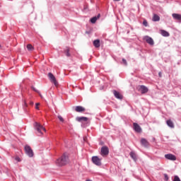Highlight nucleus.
I'll return each mask as SVG.
<instances>
[{
	"instance_id": "obj_1",
	"label": "nucleus",
	"mask_w": 181,
	"mask_h": 181,
	"mask_svg": "<svg viewBox=\"0 0 181 181\" xmlns=\"http://www.w3.org/2000/svg\"><path fill=\"white\" fill-rule=\"evenodd\" d=\"M68 163L69 156L66 153H64L61 158H58L55 161L57 166H64V165H67Z\"/></svg>"
},
{
	"instance_id": "obj_2",
	"label": "nucleus",
	"mask_w": 181,
	"mask_h": 181,
	"mask_svg": "<svg viewBox=\"0 0 181 181\" xmlns=\"http://www.w3.org/2000/svg\"><path fill=\"white\" fill-rule=\"evenodd\" d=\"M34 127H35L36 131H37L39 135H42V131H44L45 132H46V129L45 127H43V126H42V124H40V123L35 122L34 124Z\"/></svg>"
},
{
	"instance_id": "obj_3",
	"label": "nucleus",
	"mask_w": 181,
	"mask_h": 181,
	"mask_svg": "<svg viewBox=\"0 0 181 181\" xmlns=\"http://www.w3.org/2000/svg\"><path fill=\"white\" fill-rule=\"evenodd\" d=\"M25 151L26 155H28V156H29L30 158L33 157V150H32V148H30V146H25Z\"/></svg>"
},
{
	"instance_id": "obj_4",
	"label": "nucleus",
	"mask_w": 181,
	"mask_h": 181,
	"mask_svg": "<svg viewBox=\"0 0 181 181\" xmlns=\"http://www.w3.org/2000/svg\"><path fill=\"white\" fill-rule=\"evenodd\" d=\"M48 77L51 81V83H53L56 87L59 86V83H57V81L56 80V77H54V75L52 73L48 74Z\"/></svg>"
},
{
	"instance_id": "obj_5",
	"label": "nucleus",
	"mask_w": 181,
	"mask_h": 181,
	"mask_svg": "<svg viewBox=\"0 0 181 181\" xmlns=\"http://www.w3.org/2000/svg\"><path fill=\"white\" fill-rule=\"evenodd\" d=\"M92 162L94 165H96V166H101V158H98V156H93Z\"/></svg>"
},
{
	"instance_id": "obj_6",
	"label": "nucleus",
	"mask_w": 181,
	"mask_h": 181,
	"mask_svg": "<svg viewBox=\"0 0 181 181\" xmlns=\"http://www.w3.org/2000/svg\"><path fill=\"white\" fill-rule=\"evenodd\" d=\"M100 153L102 156H107V155L110 153V150L108 149V147L103 146L100 150Z\"/></svg>"
},
{
	"instance_id": "obj_7",
	"label": "nucleus",
	"mask_w": 181,
	"mask_h": 181,
	"mask_svg": "<svg viewBox=\"0 0 181 181\" xmlns=\"http://www.w3.org/2000/svg\"><path fill=\"white\" fill-rule=\"evenodd\" d=\"M133 129L138 134H141V132H142V128H141V126L137 123H133Z\"/></svg>"
},
{
	"instance_id": "obj_8",
	"label": "nucleus",
	"mask_w": 181,
	"mask_h": 181,
	"mask_svg": "<svg viewBox=\"0 0 181 181\" xmlns=\"http://www.w3.org/2000/svg\"><path fill=\"white\" fill-rule=\"evenodd\" d=\"M144 39L146 40V43H148V45H151V46H153L155 42H153V39H152V37L149 36H145Z\"/></svg>"
},
{
	"instance_id": "obj_9",
	"label": "nucleus",
	"mask_w": 181,
	"mask_h": 181,
	"mask_svg": "<svg viewBox=\"0 0 181 181\" xmlns=\"http://www.w3.org/2000/svg\"><path fill=\"white\" fill-rule=\"evenodd\" d=\"M139 91L141 93V94H146L148 91V89L146 88V86L141 85L139 86Z\"/></svg>"
},
{
	"instance_id": "obj_10",
	"label": "nucleus",
	"mask_w": 181,
	"mask_h": 181,
	"mask_svg": "<svg viewBox=\"0 0 181 181\" xmlns=\"http://www.w3.org/2000/svg\"><path fill=\"white\" fill-rule=\"evenodd\" d=\"M113 94L115 98H117V100H122V98H124V96L122 95V94L119 93V92L115 90H113Z\"/></svg>"
},
{
	"instance_id": "obj_11",
	"label": "nucleus",
	"mask_w": 181,
	"mask_h": 181,
	"mask_svg": "<svg viewBox=\"0 0 181 181\" xmlns=\"http://www.w3.org/2000/svg\"><path fill=\"white\" fill-rule=\"evenodd\" d=\"M165 159H168V160H176V156L173 155V154H165Z\"/></svg>"
},
{
	"instance_id": "obj_12",
	"label": "nucleus",
	"mask_w": 181,
	"mask_h": 181,
	"mask_svg": "<svg viewBox=\"0 0 181 181\" xmlns=\"http://www.w3.org/2000/svg\"><path fill=\"white\" fill-rule=\"evenodd\" d=\"M76 121H78V122H81L83 124V122H87V121H88V119L86 117H77L76 118Z\"/></svg>"
},
{
	"instance_id": "obj_13",
	"label": "nucleus",
	"mask_w": 181,
	"mask_h": 181,
	"mask_svg": "<svg viewBox=\"0 0 181 181\" xmlns=\"http://www.w3.org/2000/svg\"><path fill=\"white\" fill-rule=\"evenodd\" d=\"M75 111L76 112H84V111H86V108H84L83 106H76L75 107Z\"/></svg>"
},
{
	"instance_id": "obj_14",
	"label": "nucleus",
	"mask_w": 181,
	"mask_h": 181,
	"mask_svg": "<svg viewBox=\"0 0 181 181\" xmlns=\"http://www.w3.org/2000/svg\"><path fill=\"white\" fill-rule=\"evenodd\" d=\"M173 18H174L176 21H179L181 22V15L177 13H173Z\"/></svg>"
},
{
	"instance_id": "obj_15",
	"label": "nucleus",
	"mask_w": 181,
	"mask_h": 181,
	"mask_svg": "<svg viewBox=\"0 0 181 181\" xmlns=\"http://www.w3.org/2000/svg\"><path fill=\"white\" fill-rule=\"evenodd\" d=\"M141 145H143V146H149V142H148V141H146V139H141Z\"/></svg>"
},
{
	"instance_id": "obj_16",
	"label": "nucleus",
	"mask_w": 181,
	"mask_h": 181,
	"mask_svg": "<svg viewBox=\"0 0 181 181\" xmlns=\"http://www.w3.org/2000/svg\"><path fill=\"white\" fill-rule=\"evenodd\" d=\"M93 46H95V47L98 48L101 46V44L100 43V40H95L93 41Z\"/></svg>"
},
{
	"instance_id": "obj_17",
	"label": "nucleus",
	"mask_w": 181,
	"mask_h": 181,
	"mask_svg": "<svg viewBox=\"0 0 181 181\" xmlns=\"http://www.w3.org/2000/svg\"><path fill=\"white\" fill-rule=\"evenodd\" d=\"M166 124L170 128H175V124H173V122L170 119L167 120Z\"/></svg>"
},
{
	"instance_id": "obj_18",
	"label": "nucleus",
	"mask_w": 181,
	"mask_h": 181,
	"mask_svg": "<svg viewBox=\"0 0 181 181\" xmlns=\"http://www.w3.org/2000/svg\"><path fill=\"white\" fill-rule=\"evenodd\" d=\"M160 21V17L158 16L157 14H154L153 16V22H159Z\"/></svg>"
},
{
	"instance_id": "obj_19",
	"label": "nucleus",
	"mask_w": 181,
	"mask_h": 181,
	"mask_svg": "<svg viewBox=\"0 0 181 181\" xmlns=\"http://www.w3.org/2000/svg\"><path fill=\"white\" fill-rule=\"evenodd\" d=\"M160 34L162 35V36H165V37L169 36V33H168V31L164 30H160Z\"/></svg>"
},
{
	"instance_id": "obj_20",
	"label": "nucleus",
	"mask_w": 181,
	"mask_h": 181,
	"mask_svg": "<svg viewBox=\"0 0 181 181\" xmlns=\"http://www.w3.org/2000/svg\"><path fill=\"white\" fill-rule=\"evenodd\" d=\"M27 49H28V50H29V52H32V51L35 50V47H33V46L30 44H28L27 45Z\"/></svg>"
},
{
	"instance_id": "obj_21",
	"label": "nucleus",
	"mask_w": 181,
	"mask_h": 181,
	"mask_svg": "<svg viewBox=\"0 0 181 181\" xmlns=\"http://www.w3.org/2000/svg\"><path fill=\"white\" fill-rule=\"evenodd\" d=\"M130 156L132 159L136 160V154L134 151L130 152Z\"/></svg>"
},
{
	"instance_id": "obj_22",
	"label": "nucleus",
	"mask_w": 181,
	"mask_h": 181,
	"mask_svg": "<svg viewBox=\"0 0 181 181\" xmlns=\"http://www.w3.org/2000/svg\"><path fill=\"white\" fill-rule=\"evenodd\" d=\"M64 53L67 57H70V48L66 47V49L64 51Z\"/></svg>"
},
{
	"instance_id": "obj_23",
	"label": "nucleus",
	"mask_w": 181,
	"mask_h": 181,
	"mask_svg": "<svg viewBox=\"0 0 181 181\" xmlns=\"http://www.w3.org/2000/svg\"><path fill=\"white\" fill-rule=\"evenodd\" d=\"M91 23H95L97 22V16H95L90 19Z\"/></svg>"
},
{
	"instance_id": "obj_24",
	"label": "nucleus",
	"mask_w": 181,
	"mask_h": 181,
	"mask_svg": "<svg viewBox=\"0 0 181 181\" xmlns=\"http://www.w3.org/2000/svg\"><path fill=\"white\" fill-rule=\"evenodd\" d=\"M58 119L61 122H64V119L63 118V117L58 115Z\"/></svg>"
},
{
	"instance_id": "obj_25",
	"label": "nucleus",
	"mask_w": 181,
	"mask_h": 181,
	"mask_svg": "<svg viewBox=\"0 0 181 181\" xmlns=\"http://www.w3.org/2000/svg\"><path fill=\"white\" fill-rule=\"evenodd\" d=\"M32 90H33V91H35V93H38V94L40 95V97L42 98V95L40 94L39 91L36 89V88L35 87H32Z\"/></svg>"
},
{
	"instance_id": "obj_26",
	"label": "nucleus",
	"mask_w": 181,
	"mask_h": 181,
	"mask_svg": "<svg viewBox=\"0 0 181 181\" xmlns=\"http://www.w3.org/2000/svg\"><path fill=\"white\" fill-rule=\"evenodd\" d=\"M173 181H180V178L179 177V176L175 175V176L174 177Z\"/></svg>"
},
{
	"instance_id": "obj_27",
	"label": "nucleus",
	"mask_w": 181,
	"mask_h": 181,
	"mask_svg": "<svg viewBox=\"0 0 181 181\" xmlns=\"http://www.w3.org/2000/svg\"><path fill=\"white\" fill-rule=\"evenodd\" d=\"M143 25H144V26H148V21H146V20H144V21H143Z\"/></svg>"
},
{
	"instance_id": "obj_28",
	"label": "nucleus",
	"mask_w": 181,
	"mask_h": 181,
	"mask_svg": "<svg viewBox=\"0 0 181 181\" xmlns=\"http://www.w3.org/2000/svg\"><path fill=\"white\" fill-rule=\"evenodd\" d=\"M122 62H123V64H124V66H127L128 64L127 62V59H122Z\"/></svg>"
},
{
	"instance_id": "obj_29",
	"label": "nucleus",
	"mask_w": 181,
	"mask_h": 181,
	"mask_svg": "<svg viewBox=\"0 0 181 181\" xmlns=\"http://www.w3.org/2000/svg\"><path fill=\"white\" fill-rule=\"evenodd\" d=\"M39 105H40V103H36L35 104V109L39 110Z\"/></svg>"
},
{
	"instance_id": "obj_30",
	"label": "nucleus",
	"mask_w": 181,
	"mask_h": 181,
	"mask_svg": "<svg viewBox=\"0 0 181 181\" xmlns=\"http://www.w3.org/2000/svg\"><path fill=\"white\" fill-rule=\"evenodd\" d=\"M164 176H165V180H166V181H168L169 180V177L168 176V175H164Z\"/></svg>"
},
{
	"instance_id": "obj_31",
	"label": "nucleus",
	"mask_w": 181,
	"mask_h": 181,
	"mask_svg": "<svg viewBox=\"0 0 181 181\" xmlns=\"http://www.w3.org/2000/svg\"><path fill=\"white\" fill-rule=\"evenodd\" d=\"M16 160H17V162H21V158L19 157H16Z\"/></svg>"
},
{
	"instance_id": "obj_32",
	"label": "nucleus",
	"mask_w": 181,
	"mask_h": 181,
	"mask_svg": "<svg viewBox=\"0 0 181 181\" xmlns=\"http://www.w3.org/2000/svg\"><path fill=\"white\" fill-rule=\"evenodd\" d=\"M83 141H84V142H87V136L83 137Z\"/></svg>"
},
{
	"instance_id": "obj_33",
	"label": "nucleus",
	"mask_w": 181,
	"mask_h": 181,
	"mask_svg": "<svg viewBox=\"0 0 181 181\" xmlns=\"http://www.w3.org/2000/svg\"><path fill=\"white\" fill-rule=\"evenodd\" d=\"M100 16H101V15L100 14H98V16H97V19H100Z\"/></svg>"
},
{
	"instance_id": "obj_34",
	"label": "nucleus",
	"mask_w": 181,
	"mask_h": 181,
	"mask_svg": "<svg viewBox=\"0 0 181 181\" xmlns=\"http://www.w3.org/2000/svg\"><path fill=\"white\" fill-rule=\"evenodd\" d=\"M158 76H159V77H162V73H161V72H159V73H158Z\"/></svg>"
},
{
	"instance_id": "obj_35",
	"label": "nucleus",
	"mask_w": 181,
	"mask_h": 181,
	"mask_svg": "<svg viewBox=\"0 0 181 181\" xmlns=\"http://www.w3.org/2000/svg\"><path fill=\"white\" fill-rule=\"evenodd\" d=\"M33 104H34L33 102H30V105H33Z\"/></svg>"
},
{
	"instance_id": "obj_36",
	"label": "nucleus",
	"mask_w": 181,
	"mask_h": 181,
	"mask_svg": "<svg viewBox=\"0 0 181 181\" xmlns=\"http://www.w3.org/2000/svg\"><path fill=\"white\" fill-rule=\"evenodd\" d=\"M24 105H25V107H28V104H26V103H24Z\"/></svg>"
},
{
	"instance_id": "obj_37",
	"label": "nucleus",
	"mask_w": 181,
	"mask_h": 181,
	"mask_svg": "<svg viewBox=\"0 0 181 181\" xmlns=\"http://www.w3.org/2000/svg\"><path fill=\"white\" fill-rule=\"evenodd\" d=\"M2 49V46L0 45V49Z\"/></svg>"
}]
</instances>
